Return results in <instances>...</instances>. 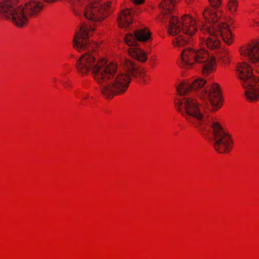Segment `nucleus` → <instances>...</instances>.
Masks as SVG:
<instances>
[{"instance_id": "nucleus-16", "label": "nucleus", "mask_w": 259, "mask_h": 259, "mask_svg": "<svg viewBox=\"0 0 259 259\" xmlns=\"http://www.w3.org/2000/svg\"><path fill=\"white\" fill-rule=\"evenodd\" d=\"M89 97V95H87L85 97H83V99H85L87 97Z\"/></svg>"}, {"instance_id": "nucleus-5", "label": "nucleus", "mask_w": 259, "mask_h": 259, "mask_svg": "<svg viewBox=\"0 0 259 259\" xmlns=\"http://www.w3.org/2000/svg\"><path fill=\"white\" fill-rule=\"evenodd\" d=\"M18 0H0V19L11 21L18 27H23L29 16L37 15L44 5L39 1L31 0L24 5H19Z\"/></svg>"}, {"instance_id": "nucleus-4", "label": "nucleus", "mask_w": 259, "mask_h": 259, "mask_svg": "<svg viewBox=\"0 0 259 259\" xmlns=\"http://www.w3.org/2000/svg\"><path fill=\"white\" fill-rule=\"evenodd\" d=\"M240 54L255 64L254 67L250 66L246 63L238 64L237 73L245 89L246 99L250 102H255L259 99V81L252 74L253 68L259 73V42L247 45L240 49Z\"/></svg>"}, {"instance_id": "nucleus-17", "label": "nucleus", "mask_w": 259, "mask_h": 259, "mask_svg": "<svg viewBox=\"0 0 259 259\" xmlns=\"http://www.w3.org/2000/svg\"><path fill=\"white\" fill-rule=\"evenodd\" d=\"M187 2H188V3L189 2L188 1V0H187ZM189 1H190V2H191V0H190Z\"/></svg>"}, {"instance_id": "nucleus-6", "label": "nucleus", "mask_w": 259, "mask_h": 259, "mask_svg": "<svg viewBox=\"0 0 259 259\" xmlns=\"http://www.w3.org/2000/svg\"><path fill=\"white\" fill-rule=\"evenodd\" d=\"M202 15L206 22L213 23L212 27L210 26H204L201 31L205 35L204 37L199 36L202 43H205L207 48L212 50H216L220 48L221 44L217 36V33L220 34L228 45L232 42V34L226 23H217L219 17L215 12L205 8L202 12Z\"/></svg>"}, {"instance_id": "nucleus-15", "label": "nucleus", "mask_w": 259, "mask_h": 259, "mask_svg": "<svg viewBox=\"0 0 259 259\" xmlns=\"http://www.w3.org/2000/svg\"><path fill=\"white\" fill-rule=\"evenodd\" d=\"M133 3L136 5H140L144 3L145 0H132Z\"/></svg>"}, {"instance_id": "nucleus-11", "label": "nucleus", "mask_w": 259, "mask_h": 259, "mask_svg": "<svg viewBox=\"0 0 259 259\" xmlns=\"http://www.w3.org/2000/svg\"><path fill=\"white\" fill-rule=\"evenodd\" d=\"M134 10L129 9H125L121 11L118 17L119 26L123 28H125L132 23Z\"/></svg>"}, {"instance_id": "nucleus-14", "label": "nucleus", "mask_w": 259, "mask_h": 259, "mask_svg": "<svg viewBox=\"0 0 259 259\" xmlns=\"http://www.w3.org/2000/svg\"><path fill=\"white\" fill-rule=\"evenodd\" d=\"M208 1L211 6L215 8H218L221 4V0H208Z\"/></svg>"}, {"instance_id": "nucleus-9", "label": "nucleus", "mask_w": 259, "mask_h": 259, "mask_svg": "<svg viewBox=\"0 0 259 259\" xmlns=\"http://www.w3.org/2000/svg\"><path fill=\"white\" fill-rule=\"evenodd\" d=\"M150 35L151 33L147 28L140 29L135 31L134 34L129 33L126 35L124 40L127 45L131 47L128 49V53L131 57L141 62H144L147 60L146 54L137 47V41H146L150 38Z\"/></svg>"}, {"instance_id": "nucleus-7", "label": "nucleus", "mask_w": 259, "mask_h": 259, "mask_svg": "<svg viewBox=\"0 0 259 259\" xmlns=\"http://www.w3.org/2000/svg\"><path fill=\"white\" fill-rule=\"evenodd\" d=\"M180 65L186 69H200L203 74L207 75L213 70L214 60L204 50L188 47L181 53Z\"/></svg>"}, {"instance_id": "nucleus-8", "label": "nucleus", "mask_w": 259, "mask_h": 259, "mask_svg": "<svg viewBox=\"0 0 259 259\" xmlns=\"http://www.w3.org/2000/svg\"><path fill=\"white\" fill-rule=\"evenodd\" d=\"M73 9V11L76 15H80L83 14L88 19L94 22H100L104 19L112 11L110 6V2L105 4L99 3L98 0H92L90 4L87 5L84 9L80 10L78 5L81 3L80 0H65Z\"/></svg>"}, {"instance_id": "nucleus-10", "label": "nucleus", "mask_w": 259, "mask_h": 259, "mask_svg": "<svg viewBox=\"0 0 259 259\" xmlns=\"http://www.w3.org/2000/svg\"><path fill=\"white\" fill-rule=\"evenodd\" d=\"M123 65L128 74H131L134 77L141 78L144 83H147V80L145 78L146 73L144 72L143 69L140 68L133 61L130 60H125Z\"/></svg>"}, {"instance_id": "nucleus-3", "label": "nucleus", "mask_w": 259, "mask_h": 259, "mask_svg": "<svg viewBox=\"0 0 259 259\" xmlns=\"http://www.w3.org/2000/svg\"><path fill=\"white\" fill-rule=\"evenodd\" d=\"M176 1L162 0L159 4L161 16L159 19L162 22L169 21L167 31L170 35L176 36L172 40L175 47L191 45L198 31L196 21L188 15L183 16L180 20L174 16L172 10Z\"/></svg>"}, {"instance_id": "nucleus-12", "label": "nucleus", "mask_w": 259, "mask_h": 259, "mask_svg": "<svg viewBox=\"0 0 259 259\" xmlns=\"http://www.w3.org/2000/svg\"><path fill=\"white\" fill-rule=\"evenodd\" d=\"M237 2L236 0H230L228 3V7L230 11L234 12L236 11L237 8Z\"/></svg>"}, {"instance_id": "nucleus-2", "label": "nucleus", "mask_w": 259, "mask_h": 259, "mask_svg": "<svg viewBox=\"0 0 259 259\" xmlns=\"http://www.w3.org/2000/svg\"><path fill=\"white\" fill-rule=\"evenodd\" d=\"M94 28L91 26L82 24L75 32L73 39L74 49L81 51L87 50L77 61L76 66L79 73L86 74L92 71L93 78L97 82L99 89L104 97L112 98L116 95L122 94L127 90L131 81L130 75L117 70V65L108 63L105 60L96 58L92 50L97 46L88 39L91 31Z\"/></svg>"}, {"instance_id": "nucleus-13", "label": "nucleus", "mask_w": 259, "mask_h": 259, "mask_svg": "<svg viewBox=\"0 0 259 259\" xmlns=\"http://www.w3.org/2000/svg\"><path fill=\"white\" fill-rule=\"evenodd\" d=\"M220 57L222 61L225 63H227L229 62L230 56L228 55V53L226 51L222 52Z\"/></svg>"}, {"instance_id": "nucleus-1", "label": "nucleus", "mask_w": 259, "mask_h": 259, "mask_svg": "<svg viewBox=\"0 0 259 259\" xmlns=\"http://www.w3.org/2000/svg\"><path fill=\"white\" fill-rule=\"evenodd\" d=\"M206 80L198 78L191 82H182L177 87L181 96L190 92H196L201 98L207 100L210 107L206 109L196 99L189 97H181L175 102L176 108L186 119L202 134L212 131L213 146L220 153L229 152L232 147L230 136L220 124L213 122L209 111H215L221 106V94L219 85H207Z\"/></svg>"}]
</instances>
